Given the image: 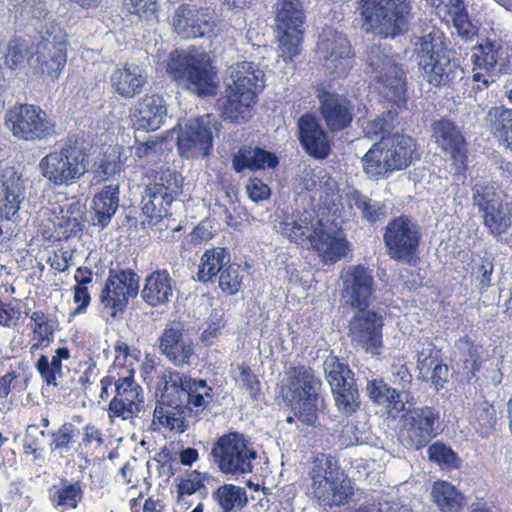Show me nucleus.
Listing matches in <instances>:
<instances>
[{"label":"nucleus","instance_id":"nucleus-27","mask_svg":"<svg viewBox=\"0 0 512 512\" xmlns=\"http://www.w3.org/2000/svg\"><path fill=\"white\" fill-rule=\"evenodd\" d=\"M297 127L300 144L310 156L324 159L329 155L330 142L327 132L314 115H302L298 119Z\"/></svg>","mask_w":512,"mask_h":512},{"label":"nucleus","instance_id":"nucleus-51","mask_svg":"<svg viewBox=\"0 0 512 512\" xmlns=\"http://www.w3.org/2000/svg\"><path fill=\"white\" fill-rule=\"evenodd\" d=\"M243 275L240 265L229 262L218 277L220 289L227 295L237 294L242 287Z\"/></svg>","mask_w":512,"mask_h":512},{"label":"nucleus","instance_id":"nucleus-46","mask_svg":"<svg viewBox=\"0 0 512 512\" xmlns=\"http://www.w3.org/2000/svg\"><path fill=\"white\" fill-rule=\"evenodd\" d=\"M30 319L33 322L31 330L37 338V341L31 346L33 352L48 346L53 340L54 321L48 314L40 310L33 311L30 314Z\"/></svg>","mask_w":512,"mask_h":512},{"label":"nucleus","instance_id":"nucleus-10","mask_svg":"<svg viewBox=\"0 0 512 512\" xmlns=\"http://www.w3.org/2000/svg\"><path fill=\"white\" fill-rule=\"evenodd\" d=\"M367 69L379 84V90L392 103L405 101V73L387 46L372 44L365 51Z\"/></svg>","mask_w":512,"mask_h":512},{"label":"nucleus","instance_id":"nucleus-8","mask_svg":"<svg viewBox=\"0 0 512 512\" xmlns=\"http://www.w3.org/2000/svg\"><path fill=\"white\" fill-rule=\"evenodd\" d=\"M288 383L282 389L283 397L289 402L294 416L307 425L317 420V399L321 382L311 368L291 366L286 372Z\"/></svg>","mask_w":512,"mask_h":512},{"label":"nucleus","instance_id":"nucleus-49","mask_svg":"<svg viewBox=\"0 0 512 512\" xmlns=\"http://www.w3.org/2000/svg\"><path fill=\"white\" fill-rule=\"evenodd\" d=\"M493 209L481 213L483 223L491 234L501 235L510 227V212L503 204Z\"/></svg>","mask_w":512,"mask_h":512},{"label":"nucleus","instance_id":"nucleus-40","mask_svg":"<svg viewBox=\"0 0 512 512\" xmlns=\"http://www.w3.org/2000/svg\"><path fill=\"white\" fill-rule=\"evenodd\" d=\"M505 51L496 40L485 39L482 43L473 47L471 61L474 66L486 71L496 70Z\"/></svg>","mask_w":512,"mask_h":512},{"label":"nucleus","instance_id":"nucleus-2","mask_svg":"<svg viewBox=\"0 0 512 512\" xmlns=\"http://www.w3.org/2000/svg\"><path fill=\"white\" fill-rule=\"evenodd\" d=\"M280 229L291 242L316 251L324 264H334L347 253L348 242L344 233L332 224L323 223L310 212L287 216Z\"/></svg>","mask_w":512,"mask_h":512},{"label":"nucleus","instance_id":"nucleus-33","mask_svg":"<svg viewBox=\"0 0 512 512\" xmlns=\"http://www.w3.org/2000/svg\"><path fill=\"white\" fill-rule=\"evenodd\" d=\"M320 506L341 507L353 501L355 489L346 474L332 483L311 491Z\"/></svg>","mask_w":512,"mask_h":512},{"label":"nucleus","instance_id":"nucleus-56","mask_svg":"<svg viewBox=\"0 0 512 512\" xmlns=\"http://www.w3.org/2000/svg\"><path fill=\"white\" fill-rule=\"evenodd\" d=\"M123 9L140 20L152 22L156 20L158 11L157 0H123Z\"/></svg>","mask_w":512,"mask_h":512},{"label":"nucleus","instance_id":"nucleus-64","mask_svg":"<svg viewBox=\"0 0 512 512\" xmlns=\"http://www.w3.org/2000/svg\"><path fill=\"white\" fill-rule=\"evenodd\" d=\"M41 379L47 384L58 386V380L63 377V371L58 370L48 362L46 355H41L35 365Z\"/></svg>","mask_w":512,"mask_h":512},{"label":"nucleus","instance_id":"nucleus-47","mask_svg":"<svg viewBox=\"0 0 512 512\" xmlns=\"http://www.w3.org/2000/svg\"><path fill=\"white\" fill-rule=\"evenodd\" d=\"M473 205L479 209V212L494 210L493 208L503 204L502 191L494 185L475 184L473 187Z\"/></svg>","mask_w":512,"mask_h":512},{"label":"nucleus","instance_id":"nucleus-5","mask_svg":"<svg viewBox=\"0 0 512 512\" xmlns=\"http://www.w3.org/2000/svg\"><path fill=\"white\" fill-rule=\"evenodd\" d=\"M417 63L429 84L450 85L463 78L464 71L457 60L450 57L441 31L432 28L422 36L412 39Z\"/></svg>","mask_w":512,"mask_h":512},{"label":"nucleus","instance_id":"nucleus-3","mask_svg":"<svg viewBox=\"0 0 512 512\" xmlns=\"http://www.w3.org/2000/svg\"><path fill=\"white\" fill-rule=\"evenodd\" d=\"M224 84L225 90L217 100L221 117L233 123L246 122L249 108L265 87L264 71L254 62H237L227 68Z\"/></svg>","mask_w":512,"mask_h":512},{"label":"nucleus","instance_id":"nucleus-28","mask_svg":"<svg viewBox=\"0 0 512 512\" xmlns=\"http://www.w3.org/2000/svg\"><path fill=\"white\" fill-rule=\"evenodd\" d=\"M386 157L390 174L407 168L416 150L415 140L407 135L395 134L387 140L379 141Z\"/></svg>","mask_w":512,"mask_h":512},{"label":"nucleus","instance_id":"nucleus-15","mask_svg":"<svg viewBox=\"0 0 512 512\" xmlns=\"http://www.w3.org/2000/svg\"><path fill=\"white\" fill-rule=\"evenodd\" d=\"M326 379L331 387L335 406L339 412L349 416L359 407V394L353 373L348 365L329 355L323 364Z\"/></svg>","mask_w":512,"mask_h":512},{"label":"nucleus","instance_id":"nucleus-17","mask_svg":"<svg viewBox=\"0 0 512 512\" xmlns=\"http://www.w3.org/2000/svg\"><path fill=\"white\" fill-rule=\"evenodd\" d=\"M125 374L115 381V395L108 406V415L112 418L132 421L144 410L143 388L134 379V372L126 369Z\"/></svg>","mask_w":512,"mask_h":512},{"label":"nucleus","instance_id":"nucleus-39","mask_svg":"<svg viewBox=\"0 0 512 512\" xmlns=\"http://www.w3.org/2000/svg\"><path fill=\"white\" fill-rule=\"evenodd\" d=\"M106 284L117 291L121 297L135 298L139 290V277L132 269H123L119 266L109 269Z\"/></svg>","mask_w":512,"mask_h":512},{"label":"nucleus","instance_id":"nucleus-19","mask_svg":"<svg viewBox=\"0 0 512 512\" xmlns=\"http://www.w3.org/2000/svg\"><path fill=\"white\" fill-rule=\"evenodd\" d=\"M180 192L177 176L171 171L163 172L148 185L142 194V213L152 221H159L168 214V207Z\"/></svg>","mask_w":512,"mask_h":512},{"label":"nucleus","instance_id":"nucleus-43","mask_svg":"<svg viewBox=\"0 0 512 512\" xmlns=\"http://www.w3.org/2000/svg\"><path fill=\"white\" fill-rule=\"evenodd\" d=\"M486 121L493 135L503 140L507 146L512 131V108L494 106L489 109Z\"/></svg>","mask_w":512,"mask_h":512},{"label":"nucleus","instance_id":"nucleus-62","mask_svg":"<svg viewBox=\"0 0 512 512\" xmlns=\"http://www.w3.org/2000/svg\"><path fill=\"white\" fill-rule=\"evenodd\" d=\"M389 399L383 406L389 411V413H400L405 410L406 404H410L413 401V396L408 390H400L396 387H392L389 394Z\"/></svg>","mask_w":512,"mask_h":512},{"label":"nucleus","instance_id":"nucleus-26","mask_svg":"<svg viewBox=\"0 0 512 512\" xmlns=\"http://www.w3.org/2000/svg\"><path fill=\"white\" fill-rule=\"evenodd\" d=\"M25 198V181L12 167L0 173V219L15 221L20 204Z\"/></svg>","mask_w":512,"mask_h":512},{"label":"nucleus","instance_id":"nucleus-11","mask_svg":"<svg viewBox=\"0 0 512 512\" xmlns=\"http://www.w3.org/2000/svg\"><path fill=\"white\" fill-rule=\"evenodd\" d=\"M422 239V229L413 218L400 215L391 219L385 226L383 241L391 259L412 264Z\"/></svg>","mask_w":512,"mask_h":512},{"label":"nucleus","instance_id":"nucleus-59","mask_svg":"<svg viewBox=\"0 0 512 512\" xmlns=\"http://www.w3.org/2000/svg\"><path fill=\"white\" fill-rule=\"evenodd\" d=\"M429 459L446 468H457L459 459L457 454L448 446L436 442L428 449Z\"/></svg>","mask_w":512,"mask_h":512},{"label":"nucleus","instance_id":"nucleus-12","mask_svg":"<svg viewBox=\"0 0 512 512\" xmlns=\"http://www.w3.org/2000/svg\"><path fill=\"white\" fill-rule=\"evenodd\" d=\"M5 125L13 136L25 141L47 139L56 133V125L46 112L31 104L9 108L5 114Z\"/></svg>","mask_w":512,"mask_h":512},{"label":"nucleus","instance_id":"nucleus-31","mask_svg":"<svg viewBox=\"0 0 512 512\" xmlns=\"http://www.w3.org/2000/svg\"><path fill=\"white\" fill-rule=\"evenodd\" d=\"M166 116L167 107L158 94L145 95L135 107L134 120L139 129L155 131L164 124Z\"/></svg>","mask_w":512,"mask_h":512},{"label":"nucleus","instance_id":"nucleus-35","mask_svg":"<svg viewBox=\"0 0 512 512\" xmlns=\"http://www.w3.org/2000/svg\"><path fill=\"white\" fill-rule=\"evenodd\" d=\"M119 207V186L110 184L105 186L93 198V224L101 228L106 227Z\"/></svg>","mask_w":512,"mask_h":512},{"label":"nucleus","instance_id":"nucleus-37","mask_svg":"<svg viewBox=\"0 0 512 512\" xmlns=\"http://www.w3.org/2000/svg\"><path fill=\"white\" fill-rule=\"evenodd\" d=\"M229 252L223 247L207 249L201 257L197 279L202 283L214 282L217 274L230 262Z\"/></svg>","mask_w":512,"mask_h":512},{"label":"nucleus","instance_id":"nucleus-63","mask_svg":"<svg viewBox=\"0 0 512 512\" xmlns=\"http://www.w3.org/2000/svg\"><path fill=\"white\" fill-rule=\"evenodd\" d=\"M205 479L206 475H202L197 471H192L186 479H182L177 485L178 499L185 495H192L202 488L206 491L204 486Z\"/></svg>","mask_w":512,"mask_h":512},{"label":"nucleus","instance_id":"nucleus-48","mask_svg":"<svg viewBox=\"0 0 512 512\" xmlns=\"http://www.w3.org/2000/svg\"><path fill=\"white\" fill-rule=\"evenodd\" d=\"M99 300L101 311L107 319L120 317L125 312L128 305L126 297L118 295L117 291L109 287L106 283L100 292Z\"/></svg>","mask_w":512,"mask_h":512},{"label":"nucleus","instance_id":"nucleus-42","mask_svg":"<svg viewBox=\"0 0 512 512\" xmlns=\"http://www.w3.org/2000/svg\"><path fill=\"white\" fill-rule=\"evenodd\" d=\"M431 497L441 512H460L462 496L452 484L445 481L435 482Z\"/></svg>","mask_w":512,"mask_h":512},{"label":"nucleus","instance_id":"nucleus-13","mask_svg":"<svg viewBox=\"0 0 512 512\" xmlns=\"http://www.w3.org/2000/svg\"><path fill=\"white\" fill-rule=\"evenodd\" d=\"M220 128L221 123L212 114L189 119L178 135L177 147L180 155L186 158L209 156L213 139Z\"/></svg>","mask_w":512,"mask_h":512},{"label":"nucleus","instance_id":"nucleus-61","mask_svg":"<svg viewBox=\"0 0 512 512\" xmlns=\"http://www.w3.org/2000/svg\"><path fill=\"white\" fill-rule=\"evenodd\" d=\"M458 348L465 354L464 365L469 369L471 376L480 366V353L479 347L473 343L468 337L461 338L457 343Z\"/></svg>","mask_w":512,"mask_h":512},{"label":"nucleus","instance_id":"nucleus-38","mask_svg":"<svg viewBox=\"0 0 512 512\" xmlns=\"http://www.w3.org/2000/svg\"><path fill=\"white\" fill-rule=\"evenodd\" d=\"M211 497L220 512H239L248 504L246 489L230 483L219 486L212 492Z\"/></svg>","mask_w":512,"mask_h":512},{"label":"nucleus","instance_id":"nucleus-58","mask_svg":"<svg viewBox=\"0 0 512 512\" xmlns=\"http://www.w3.org/2000/svg\"><path fill=\"white\" fill-rule=\"evenodd\" d=\"M28 54V45L22 38H13L8 42L5 55V65L10 69H17L23 65Z\"/></svg>","mask_w":512,"mask_h":512},{"label":"nucleus","instance_id":"nucleus-30","mask_svg":"<svg viewBox=\"0 0 512 512\" xmlns=\"http://www.w3.org/2000/svg\"><path fill=\"white\" fill-rule=\"evenodd\" d=\"M176 281L165 269H158L149 274L141 292L142 299L152 307L168 303L174 295Z\"/></svg>","mask_w":512,"mask_h":512},{"label":"nucleus","instance_id":"nucleus-22","mask_svg":"<svg viewBox=\"0 0 512 512\" xmlns=\"http://www.w3.org/2000/svg\"><path fill=\"white\" fill-rule=\"evenodd\" d=\"M319 111L327 129L340 132L350 126L354 118L355 105L344 94L318 89Z\"/></svg>","mask_w":512,"mask_h":512},{"label":"nucleus","instance_id":"nucleus-18","mask_svg":"<svg viewBox=\"0 0 512 512\" xmlns=\"http://www.w3.org/2000/svg\"><path fill=\"white\" fill-rule=\"evenodd\" d=\"M318 53L323 59V66L336 77L347 75L353 67L354 54L346 35L331 27L323 29L319 42Z\"/></svg>","mask_w":512,"mask_h":512},{"label":"nucleus","instance_id":"nucleus-34","mask_svg":"<svg viewBox=\"0 0 512 512\" xmlns=\"http://www.w3.org/2000/svg\"><path fill=\"white\" fill-rule=\"evenodd\" d=\"M278 163V158L273 153L251 146L240 148L232 158V166L237 173L245 169L256 171L265 168H274Z\"/></svg>","mask_w":512,"mask_h":512},{"label":"nucleus","instance_id":"nucleus-52","mask_svg":"<svg viewBox=\"0 0 512 512\" xmlns=\"http://www.w3.org/2000/svg\"><path fill=\"white\" fill-rule=\"evenodd\" d=\"M279 53L284 59L292 60L301 51L303 30L276 31Z\"/></svg>","mask_w":512,"mask_h":512},{"label":"nucleus","instance_id":"nucleus-14","mask_svg":"<svg viewBox=\"0 0 512 512\" xmlns=\"http://www.w3.org/2000/svg\"><path fill=\"white\" fill-rule=\"evenodd\" d=\"M440 412L431 406L407 409L401 417L400 440L408 449L420 450L438 435Z\"/></svg>","mask_w":512,"mask_h":512},{"label":"nucleus","instance_id":"nucleus-55","mask_svg":"<svg viewBox=\"0 0 512 512\" xmlns=\"http://www.w3.org/2000/svg\"><path fill=\"white\" fill-rule=\"evenodd\" d=\"M477 432L482 438L489 437L496 428L497 414L492 404L484 401L476 408Z\"/></svg>","mask_w":512,"mask_h":512},{"label":"nucleus","instance_id":"nucleus-4","mask_svg":"<svg viewBox=\"0 0 512 512\" xmlns=\"http://www.w3.org/2000/svg\"><path fill=\"white\" fill-rule=\"evenodd\" d=\"M166 71L179 86L201 97L214 95L218 88L217 71L210 56L196 48L171 52Z\"/></svg>","mask_w":512,"mask_h":512},{"label":"nucleus","instance_id":"nucleus-54","mask_svg":"<svg viewBox=\"0 0 512 512\" xmlns=\"http://www.w3.org/2000/svg\"><path fill=\"white\" fill-rule=\"evenodd\" d=\"M414 352L416 354L417 368L420 372L430 370L441 358V350L437 349L428 339L418 341L414 346Z\"/></svg>","mask_w":512,"mask_h":512},{"label":"nucleus","instance_id":"nucleus-50","mask_svg":"<svg viewBox=\"0 0 512 512\" xmlns=\"http://www.w3.org/2000/svg\"><path fill=\"white\" fill-rule=\"evenodd\" d=\"M46 435V432L40 430L38 425H28L23 439L24 454L32 455L33 461L42 460L44 451L43 442Z\"/></svg>","mask_w":512,"mask_h":512},{"label":"nucleus","instance_id":"nucleus-29","mask_svg":"<svg viewBox=\"0 0 512 512\" xmlns=\"http://www.w3.org/2000/svg\"><path fill=\"white\" fill-rule=\"evenodd\" d=\"M111 86L120 97L131 99L142 92L147 83L146 71L135 64L116 68L110 76Z\"/></svg>","mask_w":512,"mask_h":512},{"label":"nucleus","instance_id":"nucleus-23","mask_svg":"<svg viewBox=\"0 0 512 512\" xmlns=\"http://www.w3.org/2000/svg\"><path fill=\"white\" fill-rule=\"evenodd\" d=\"M158 349L176 367L189 365L194 355L193 341L184 333L183 325L176 321L166 324L158 339Z\"/></svg>","mask_w":512,"mask_h":512},{"label":"nucleus","instance_id":"nucleus-16","mask_svg":"<svg viewBox=\"0 0 512 512\" xmlns=\"http://www.w3.org/2000/svg\"><path fill=\"white\" fill-rule=\"evenodd\" d=\"M39 34L40 39L36 44L37 61L41 64L43 73L56 79L67 61L66 34L53 22L45 24Z\"/></svg>","mask_w":512,"mask_h":512},{"label":"nucleus","instance_id":"nucleus-45","mask_svg":"<svg viewBox=\"0 0 512 512\" xmlns=\"http://www.w3.org/2000/svg\"><path fill=\"white\" fill-rule=\"evenodd\" d=\"M385 159L384 150L380 142L374 143L361 159L363 171L371 179L389 177L391 174L387 164H385Z\"/></svg>","mask_w":512,"mask_h":512},{"label":"nucleus","instance_id":"nucleus-53","mask_svg":"<svg viewBox=\"0 0 512 512\" xmlns=\"http://www.w3.org/2000/svg\"><path fill=\"white\" fill-rule=\"evenodd\" d=\"M350 205L355 206L362 217L370 223L380 219L382 206L379 202L371 200L359 191H353L348 195Z\"/></svg>","mask_w":512,"mask_h":512},{"label":"nucleus","instance_id":"nucleus-60","mask_svg":"<svg viewBox=\"0 0 512 512\" xmlns=\"http://www.w3.org/2000/svg\"><path fill=\"white\" fill-rule=\"evenodd\" d=\"M14 9L24 19H41L46 16L47 8L43 0H14Z\"/></svg>","mask_w":512,"mask_h":512},{"label":"nucleus","instance_id":"nucleus-9","mask_svg":"<svg viewBox=\"0 0 512 512\" xmlns=\"http://www.w3.org/2000/svg\"><path fill=\"white\" fill-rule=\"evenodd\" d=\"M210 455L221 473L234 478L252 473L258 458L250 441L239 432H229L219 437Z\"/></svg>","mask_w":512,"mask_h":512},{"label":"nucleus","instance_id":"nucleus-36","mask_svg":"<svg viewBox=\"0 0 512 512\" xmlns=\"http://www.w3.org/2000/svg\"><path fill=\"white\" fill-rule=\"evenodd\" d=\"M274 11L276 31L303 30L306 16L300 0H278Z\"/></svg>","mask_w":512,"mask_h":512},{"label":"nucleus","instance_id":"nucleus-24","mask_svg":"<svg viewBox=\"0 0 512 512\" xmlns=\"http://www.w3.org/2000/svg\"><path fill=\"white\" fill-rule=\"evenodd\" d=\"M433 137L438 146L449 153L456 173L466 170V144L464 136L456 124L448 119L436 121L433 126Z\"/></svg>","mask_w":512,"mask_h":512},{"label":"nucleus","instance_id":"nucleus-57","mask_svg":"<svg viewBox=\"0 0 512 512\" xmlns=\"http://www.w3.org/2000/svg\"><path fill=\"white\" fill-rule=\"evenodd\" d=\"M78 433L79 430L74 424L70 422L62 424L58 430L51 433V448L60 452L69 451Z\"/></svg>","mask_w":512,"mask_h":512},{"label":"nucleus","instance_id":"nucleus-20","mask_svg":"<svg viewBox=\"0 0 512 512\" xmlns=\"http://www.w3.org/2000/svg\"><path fill=\"white\" fill-rule=\"evenodd\" d=\"M383 318L375 311L358 309L349 321L348 336L354 347L367 353L379 354L382 347Z\"/></svg>","mask_w":512,"mask_h":512},{"label":"nucleus","instance_id":"nucleus-32","mask_svg":"<svg viewBox=\"0 0 512 512\" xmlns=\"http://www.w3.org/2000/svg\"><path fill=\"white\" fill-rule=\"evenodd\" d=\"M336 457L326 453L313 454L309 461L308 477L311 491L325 486L344 475Z\"/></svg>","mask_w":512,"mask_h":512},{"label":"nucleus","instance_id":"nucleus-21","mask_svg":"<svg viewBox=\"0 0 512 512\" xmlns=\"http://www.w3.org/2000/svg\"><path fill=\"white\" fill-rule=\"evenodd\" d=\"M172 26L181 38L205 37L213 33L216 15L209 8L198 9L189 4H182L174 12Z\"/></svg>","mask_w":512,"mask_h":512},{"label":"nucleus","instance_id":"nucleus-1","mask_svg":"<svg viewBox=\"0 0 512 512\" xmlns=\"http://www.w3.org/2000/svg\"><path fill=\"white\" fill-rule=\"evenodd\" d=\"M157 383L159 399L153 422L178 433L189 427L213 401L212 388L203 379H194L171 368L165 369Z\"/></svg>","mask_w":512,"mask_h":512},{"label":"nucleus","instance_id":"nucleus-7","mask_svg":"<svg viewBox=\"0 0 512 512\" xmlns=\"http://www.w3.org/2000/svg\"><path fill=\"white\" fill-rule=\"evenodd\" d=\"M89 155L85 148L68 138L58 148L41 158V175L55 186L77 183L89 169Z\"/></svg>","mask_w":512,"mask_h":512},{"label":"nucleus","instance_id":"nucleus-25","mask_svg":"<svg viewBox=\"0 0 512 512\" xmlns=\"http://www.w3.org/2000/svg\"><path fill=\"white\" fill-rule=\"evenodd\" d=\"M342 296L352 308L367 309L374 291L371 272L361 266H351L343 276Z\"/></svg>","mask_w":512,"mask_h":512},{"label":"nucleus","instance_id":"nucleus-44","mask_svg":"<svg viewBox=\"0 0 512 512\" xmlns=\"http://www.w3.org/2000/svg\"><path fill=\"white\" fill-rule=\"evenodd\" d=\"M83 498V489L79 481L69 483L62 479L59 486H54L50 499L55 507L75 509Z\"/></svg>","mask_w":512,"mask_h":512},{"label":"nucleus","instance_id":"nucleus-6","mask_svg":"<svg viewBox=\"0 0 512 512\" xmlns=\"http://www.w3.org/2000/svg\"><path fill=\"white\" fill-rule=\"evenodd\" d=\"M367 32L395 39L406 34L414 19L411 0H359Z\"/></svg>","mask_w":512,"mask_h":512},{"label":"nucleus","instance_id":"nucleus-41","mask_svg":"<svg viewBox=\"0 0 512 512\" xmlns=\"http://www.w3.org/2000/svg\"><path fill=\"white\" fill-rule=\"evenodd\" d=\"M398 124V113L394 110H388L363 123V133L366 138L371 140L378 138L380 141L387 140Z\"/></svg>","mask_w":512,"mask_h":512}]
</instances>
